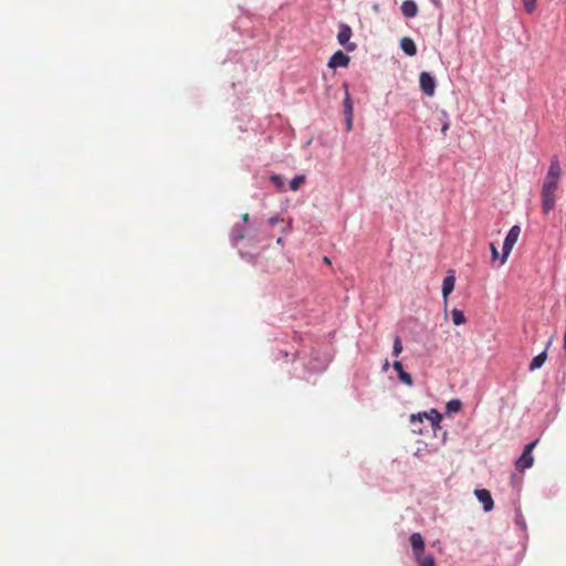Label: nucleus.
<instances>
[{"instance_id": "obj_14", "label": "nucleus", "mask_w": 566, "mask_h": 566, "mask_svg": "<svg viewBox=\"0 0 566 566\" xmlns=\"http://www.w3.org/2000/svg\"><path fill=\"white\" fill-rule=\"evenodd\" d=\"M546 359H547L546 352H542L541 354H538L537 356H535L532 359L528 369L531 371H534L535 369L541 368Z\"/></svg>"}, {"instance_id": "obj_13", "label": "nucleus", "mask_w": 566, "mask_h": 566, "mask_svg": "<svg viewBox=\"0 0 566 566\" xmlns=\"http://www.w3.org/2000/svg\"><path fill=\"white\" fill-rule=\"evenodd\" d=\"M400 48L409 56H413L417 53V46L411 38H402L400 40Z\"/></svg>"}, {"instance_id": "obj_22", "label": "nucleus", "mask_w": 566, "mask_h": 566, "mask_svg": "<svg viewBox=\"0 0 566 566\" xmlns=\"http://www.w3.org/2000/svg\"><path fill=\"white\" fill-rule=\"evenodd\" d=\"M398 377H399V380L401 382L406 384L407 386H412L413 385L412 377L407 371H401V374H399Z\"/></svg>"}, {"instance_id": "obj_7", "label": "nucleus", "mask_w": 566, "mask_h": 566, "mask_svg": "<svg viewBox=\"0 0 566 566\" xmlns=\"http://www.w3.org/2000/svg\"><path fill=\"white\" fill-rule=\"evenodd\" d=\"M475 496L478 500L483 504V509L485 512H490L494 507V502L491 496L490 491L486 489H478L474 491Z\"/></svg>"}, {"instance_id": "obj_18", "label": "nucleus", "mask_w": 566, "mask_h": 566, "mask_svg": "<svg viewBox=\"0 0 566 566\" xmlns=\"http://www.w3.org/2000/svg\"><path fill=\"white\" fill-rule=\"evenodd\" d=\"M417 563L419 566H434V559L432 556H424L419 555V557H416Z\"/></svg>"}, {"instance_id": "obj_30", "label": "nucleus", "mask_w": 566, "mask_h": 566, "mask_svg": "<svg viewBox=\"0 0 566 566\" xmlns=\"http://www.w3.org/2000/svg\"><path fill=\"white\" fill-rule=\"evenodd\" d=\"M269 222L274 226L276 222H279V217H272L269 219Z\"/></svg>"}, {"instance_id": "obj_29", "label": "nucleus", "mask_w": 566, "mask_h": 566, "mask_svg": "<svg viewBox=\"0 0 566 566\" xmlns=\"http://www.w3.org/2000/svg\"><path fill=\"white\" fill-rule=\"evenodd\" d=\"M449 127H450V123H449V122H446V123L442 125V127H441V133H442L443 135H446V134H447V132H448V129H449Z\"/></svg>"}, {"instance_id": "obj_33", "label": "nucleus", "mask_w": 566, "mask_h": 566, "mask_svg": "<svg viewBox=\"0 0 566 566\" xmlns=\"http://www.w3.org/2000/svg\"><path fill=\"white\" fill-rule=\"evenodd\" d=\"M242 219H243V221H244V222H248V221H249V214H248V213H244V214L242 216Z\"/></svg>"}, {"instance_id": "obj_27", "label": "nucleus", "mask_w": 566, "mask_h": 566, "mask_svg": "<svg viewBox=\"0 0 566 566\" xmlns=\"http://www.w3.org/2000/svg\"><path fill=\"white\" fill-rule=\"evenodd\" d=\"M392 367L398 373V375L401 374V371H405L401 363L398 360L394 361Z\"/></svg>"}, {"instance_id": "obj_19", "label": "nucleus", "mask_w": 566, "mask_h": 566, "mask_svg": "<svg viewBox=\"0 0 566 566\" xmlns=\"http://www.w3.org/2000/svg\"><path fill=\"white\" fill-rule=\"evenodd\" d=\"M462 402L459 399H452L447 403V410L449 412H459L461 410Z\"/></svg>"}, {"instance_id": "obj_12", "label": "nucleus", "mask_w": 566, "mask_h": 566, "mask_svg": "<svg viewBox=\"0 0 566 566\" xmlns=\"http://www.w3.org/2000/svg\"><path fill=\"white\" fill-rule=\"evenodd\" d=\"M400 9L403 17L408 19L415 18L418 14V6L412 0L403 1Z\"/></svg>"}, {"instance_id": "obj_8", "label": "nucleus", "mask_w": 566, "mask_h": 566, "mask_svg": "<svg viewBox=\"0 0 566 566\" xmlns=\"http://www.w3.org/2000/svg\"><path fill=\"white\" fill-rule=\"evenodd\" d=\"M349 64V56L343 53L342 51L335 52L329 61H328V67L336 69V67H346Z\"/></svg>"}, {"instance_id": "obj_10", "label": "nucleus", "mask_w": 566, "mask_h": 566, "mask_svg": "<svg viewBox=\"0 0 566 566\" xmlns=\"http://www.w3.org/2000/svg\"><path fill=\"white\" fill-rule=\"evenodd\" d=\"M410 544L412 547V552L415 557H419L424 552V542L420 533H412L410 536Z\"/></svg>"}, {"instance_id": "obj_25", "label": "nucleus", "mask_w": 566, "mask_h": 566, "mask_svg": "<svg viewBox=\"0 0 566 566\" xmlns=\"http://www.w3.org/2000/svg\"><path fill=\"white\" fill-rule=\"evenodd\" d=\"M411 423V427H412V432L416 433V434H423V428H422V423L420 422H410Z\"/></svg>"}, {"instance_id": "obj_32", "label": "nucleus", "mask_w": 566, "mask_h": 566, "mask_svg": "<svg viewBox=\"0 0 566 566\" xmlns=\"http://www.w3.org/2000/svg\"><path fill=\"white\" fill-rule=\"evenodd\" d=\"M373 10H374L376 13H378V12H379V10H380L379 4H378V3H375V4L373 6Z\"/></svg>"}, {"instance_id": "obj_17", "label": "nucleus", "mask_w": 566, "mask_h": 566, "mask_svg": "<svg viewBox=\"0 0 566 566\" xmlns=\"http://www.w3.org/2000/svg\"><path fill=\"white\" fill-rule=\"evenodd\" d=\"M344 114L345 117L353 116V102L350 99L349 93L346 91L345 99H344Z\"/></svg>"}, {"instance_id": "obj_2", "label": "nucleus", "mask_w": 566, "mask_h": 566, "mask_svg": "<svg viewBox=\"0 0 566 566\" xmlns=\"http://www.w3.org/2000/svg\"><path fill=\"white\" fill-rule=\"evenodd\" d=\"M520 233H521V228L518 226H513L510 229L509 233L506 234V237L504 239V243H503V249H502V258H501L502 264H504L507 261V258H509L511 251L513 250L514 244L516 243V241L520 237Z\"/></svg>"}, {"instance_id": "obj_20", "label": "nucleus", "mask_w": 566, "mask_h": 566, "mask_svg": "<svg viewBox=\"0 0 566 566\" xmlns=\"http://www.w3.org/2000/svg\"><path fill=\"white\" fill-rule=\"evenodd\" d=\"M402 352V343L399 336H396L394 339V346H392V355L399 356Z\"/></svg>"}, {"instance_id": "obj_3", "label": "nucleus", "mask_w": 566, "mask_h": 566, "mask_svg": "<svg viewBox=\"0 0 566 566\" xmlns=\"http://www.w3.org/2000/svg\"><path fill=\"white\" fill-rule=\"evenodd\" d=\"M427 419L430 422L431 429L436 430L440 428V421L442 419L441 415L436 409H430L429 412H419L410 416V422H420L423 423V420Z\"/></svg>"}, {"instance_id": "obj_23", "label": "nucleus", "mask_w": 566, "mask_h": 566, "mask_svg": "<svg viewBox=\"0 0 566 566\" xmlns=\"http://www.w3.org/2000/svg\"><path fill=\"white\" fill-rule=\"evenodd\" d=\"M232 240L237 243L244 238V231L242 229L234 228L232 230Z\"/></svg>"}, {"instance_id": "obj_26", "label": "nucleus", "mask_w": 566, "mask_h": 566, "mask_svg": "<svg viewBox=\"0 0 566 566\" xmlns=\"http://www.w3.org/2000/svg\"><path fill=\"white\" fill-rule=\"evenodd\" d=\"M490 248H491V253H492V261H496L500 258L497 248L495 247L494 243H491Z\"/></svg>"}, {"instance_id": "obj_21", "label": "nucleus", "mask_w": 566, "mask_h": 566, "mask_svg": "<svg viewBox=\"0 0 566 566\" xmlns=\"http://www.w3.org/2000/svg\"><path fill=\"white\" fill-rule=\"evenodd\" d=\"M537 0H523L524 10L531 14L536 9Z\"/></svg>"}, {"instance_id": "obj_4", "label": "nucleus", "mask_w": 566, "mask_h": 566, "mask_svg": "<svg viewBox=\"0 0 566 566\" xmlns=\"http://www.w3.org/2000/svg\"><path fill=\"white\" fill-rule=\"evenodd\" d=\"M537 443L538 440L536 439L533 442L525 446L523 453L515 462V467L518 471L530 469L534 464V457L532 455V452Z\"/></svg>"}, {"instance_id": "obj_35", "label": "nucleus", "mask_w": 566, "mask_h": 566, "mask_svg": "<svg viewBox=\"0 0 566 566\" xmlns=\"http://www.w3.org/2000/svg\"><path fill=\"white\" fill-rule=\"evenodd\" d=\"M324 262H325L326 264H331V261H329V259H328L327 256H325V258H324Z\"/></svg>"}, {"instance_id": "obj_31", "label": "nucleus", "mask_w": 566, "mask_h": 566, "mask_svg": "<svg viewBox=\"0 0 566 566\" xmlns=\"http://www.w3.org/2000/svg\"><path fill=\"white\" fill-rule=\"evenodd\" d=\"M436 7H440L441 6V0H430Z\"/></svg>"}, {"instance_id": "obj_34", "label": "nucleus", "mask_w": 566, "mask_h": 566, "mask_svg": "<svg viewBox=\"0 0 566 566\" xmlns=\"http://www.w3.org/2000/svg\"><path fill=\"white\" fill-rule=\"evenodd\" d=\"M388 365H389L388 360H385V363H384V369L385 370L388 368Z\"/></svg>"}, {"instance_id": "obj_16", "label": "nucleus", "mask_w": 566, "mask_h": 566, "mask_svg": "<svg viewBox=\"0 0 566 566\" xmlns=\"http://www.w3.org/2000/svg\"><path fill=\"white\" fill-rule=\"evenodd\" d=\"M451 315L454 325H461L465 323V316L462 311L454 308L452 310Z\"/></svg>"}, {"instance_id": "obj_15", "label": "nucleus", "mask_w": 566, "mask_h": 566, "mask_svg": "<svg viewBox=\"0 0 566 566\" xmlns=\"http://www.w3.org/2000/svg\"><path fill=\"white\" fill-rule=\"evenodd\" d=\"M305 182V176L304 175H297L295 176L291 182H290V189L292 191H297Z\"/></svg>"}, {"instance_id": "obj_11", "label": "nucleus", "mask_w": 566, "mask_h": 566, "mask_svg": "<svg viewBox=\"0 0 566 566\" xmlns=\"http://www.w3.org/2000/svg\"><path fill=\"white\" fill-rule=\"evenodd\" d=\"M560 174H562V169L559 166V161L556 157H554L551 161V165H549V168H548L545 179L559 181Z\"/></svg>"}, {"instance_id": "obj_6", "label": "nucleus", "mask_w": 566, "mask_h": 566, "mask_svg": "<svg viewBox=\"0 0 566 566\" xmlns=\"http://www.w3.org/2000/svg\"><path fill=\"white\" fill-rule=\"evenodd\" d=\"M352 29L347 24H340L339 31L337 34V40L340 45L345 46L347 51H354L356 49L355 43H350L349 40L352 38Z\"/></svg>"}, {"instance_id": "obj_9", "label": "nucleus", "mask_w": 566, "mask_h": 566, "mask_svg": "<svg viewBox=\"0 0 566 566\" xmlns=\"http://www.w3.org/2000/svg\"><path fill=\"white\" fill-rule=\"evenodd\" d=\"M454 284H455L454 271H449L448 275L443 279V282H442V296H443L444 302H447L448 296L454 290Z\"/></svg>"}, {"instance_id": "obj_28", "label": "nucleus", "mask_w": 566, "mask_h": 566, "mask_svg": "<svg viewBox=\"0 0 566 566\" xmlns=\"http://www.w3.org/2000/svg\"><path fill=\"white\" fill-rule=\"evenodd\" d=\"M353 126V116L346 117V130H350Z\"/></svg>"}, {"instance_id": "obj_24", "label": "nucleus", "mask_w": 566, "mask_h": 566, "mask_svg": "<svg viewBox=\"0 0 566 566\" xmlns=\"http://www.w3.org/2000/svg\"><path fill=\"white\" fill-rule=\"evenodd\" d=\"M272 182L275 185V187L279 190H283L284 188V180L281 176L274 175L271 177Z\"/></svg>"}, {"instance_id": "obj_1", "label": "nucleus", "mask_w": 566, "mask_h": 566, "mask_svg": "<svg viewBox=\"0 0 566 566\" xmlns=\"http://www.w3.org/2000/svg\"><path fill=\"white\" fill-rule=\"evenodd\" d=\"M559 181L544 179L541 198H542V210L545 214H548L555 207L556 191L558 189Z\"/></svg>"}, {"instance_id": "obj_5", "label": "nucleus", "mask_w": 566, "mask_h": 566, "mask_svg": "<svg viewBox=\"0 0 566 566\" xmlns=\"http://www.w3.org/2000/svg\"><path fill=\"white\" fill-rule=\"evenodd\" d=\"M421 91L427 96H433L436 92V80L428 72H421L419 77Z\"/></svg>"}]
</instances>
